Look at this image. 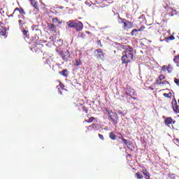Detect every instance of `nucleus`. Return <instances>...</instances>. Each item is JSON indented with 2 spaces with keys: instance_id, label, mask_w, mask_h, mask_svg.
I'll return each mask as SVG.
<instances>
[{
  "instance_id": "c03bdc74",
  "label": "nucleus",
  "mask_w": 179,
  "mask_h": 179,
  "mask_svg": "<svg viewBox=\"0 0 179 179\" xmlns=\"http://www.w3.org/2000/svg\"><path fill=\"white\" fill-rule=\"evenodd\" d=\"M45 64H50V59H48L45 62Z\"/></svg>"
},
{
  "instance_id": "72a5a7b5",
  "label": "nucleus",
  "mask_w": 179,
  "mask_h": 179,
  "mask_svg": "<svg viewBox=\"0 0 179 179\" xmlns=\"http://www.w3.org/2000/svg\"><path fill=\"white\" fill-rule=\"evenodd\" d=\"M156 85H162V80H159L158 78L155 81Z\"/></svg>"
},
{
  "instance_id": "393cba45",
  "label": "nucleus",
  "mask_w": 179,
  "mask_h": 179,
  "mask_svg": "<svg viewBox=\"0 0 179 179\" xmlns=\"http://www.w3.org/2000/svg\"><path fill=\"white\" fill-rule=\"evenodd\" d=\"M22 34H24V36L25 37H27V34L29 33V30H27V29H22Z\"/></svg>"
},
{
  "instance_id": "473e14b6",
  "label": "nucleus",
  "mask_w": 179,
  "mask_h": 179,
  "mask_svg": "<svg viewBox=\"0 0 179 179\" xmlns=\"http://www.w3.org/2000/svg\"><path fill=\"white\" fill-rule=\"evenodd\" d=\"M174 83L177 86H179V79L178 78H174Z\"/></svg>"
},
{
  "instance_id": "9d476101",
  "label": "nucleus",
  "mask_w": 179,
  "mask_h": 179,
  "mask_svg": "<svg viewBox=\"0 0 179 179\" xmlns=\"http://www.w3.org/2000/svg\"><path fill=\"white\" fill-rule=\"evenodd\" d=\"M164 124L166 127H170L173 124V118L171 117H166L164 120Z\"/></svg>"
},
{
  "instance_id": "39448f33",
  "label": "nucleus",
  "mask_w": 179,
  "mask_h": 179,
  "mask_svg": "<svg viewBox=\"0 0 179 179\" xmlns=\"http://www.w3.org/2000/svg\"><path fill=\"white\" fill-rule=\"evenodd\" d=\"M95 57L97 59H104V52L101 49L94 50Z\"/></svg>"
},
{
  "instance_id": "4c0bfd02",
  "label": "nucleus",
  "mask_w": 179,
  "mask_h": 179,
  "mask_svg": "<svg viewBox=\"0 0 179 179\" xmlns=\"http://www.w3.org/2000/svg\"><path fill=\"white\" fill-rule=\"evenodd\" d=\"M142 30H145V26H141V29H138V31H142Z\"/></svg>"
},
{
  "instance_id": "bb28decb",
  "label": "nucleus",
  "mask_w": 179,
  "mask_h": 179,
  "mask_svg": "<svg viewBox=\"0 0 179 179\" xmlns=\"http://www.w3.org/2000/svg\"><path fill=\"white\" fill-rule=\"evenodd\" d=\"M81 62L80 60L76 59V62L74 63V66H79V65H80Z\"/></svg>"
},
{
  "instance_id": "6e6552de",
  "label": "nucleus",
  "mask_w": 179,
  "mask_h": 179,
  "mask_svg": "<svg viewBox=\"0 0 179 179\" xmlns=\"http://www.w3.org/2000/svg\"><path fill=\"white\" fill-rule=\"evenodd\" d=\"M99 128V124H91V125H90V126H88L87 127V130H86V132H89V131H93V129L94 130H96V129H97Z\"/></svg>"
},
{
  "instance_id": "a19ab883",
  "label": "nucleus",
  "mask_w": 179,
  "mask_h": 179,
  "mask_svg": "<svg viewBox=\"0 0 179 179\" xmlns=\"http://www.w3.org/2000/svg\"><path fill=\"white\" fill-rule=\"evenodd\" d=\"M175 64H176V66L178 68H179V62H175Z\"/></svg>"
},
{
  "instance_id": "603ef678",
  "label": "nucleus",
  "mask_w": 179,
  "mask_h": 179,
  "mask_svg": "<svg viewBox=\"0 0 179 179\" xmlns=\"http://www.w3.org/2000/svg\"><path fill=\"white\" fill-rule=\"evenodd\" d=\"M79 1H82V0H79Z\"/></svg>"
},
{
  "instance_id": "49530a36",
  "label": "nucleus",
  "mask_w": 179,
  "mask_h": 179,
  "mask_svg": "<svg viewBox=\"0 0 179 179\" xmlns=\"http://www.w3.org/2000/svg\"><path fill=\"white\" fill-rule=\"evenodd\" d=\"M172 124H176V120H173Z\"/></svg>"
},
{
  "instance_id": "1a4fd4ad",
  "label": "nucleus",
  "mask_w": 179,
  "mask_h": 179,
  "mask_svg": "<svg viewBox=\"0 0 179 179\" xmlns=\"http://www.w3.org/2000/svg\"><path fill=\"white\" fill-rule=\"evenodd\" d=\"M76 31H81V30H83V23L82 22L79 21L78 22L76 23Z\"/></svg>"
},
{
  "instance_id": "de8ad7c7",
  "label": "nucleus",
  "mask_w": 179,
  "mask_h": 179,
  "mask_svg": "<svg viewBox=\"0 0 179 179\" xmlns=\"http://www.w3.org/2000/svg\"><path fill=\"white\" fill-rule=\"evenodd\" d=\"M86 33H87V34H90V32L89 31H87Z\"/></svg>"
},
{
  "instance_id": "37998d69",
  "label": "nucleus",
  "mask_w": 179,
  "mask_h": 179,
  "mask_svg": "<svg viewBox=\"0 0 179 179\" xmlns=\"http://www.w3.org/2000/svg\"><path fill=\"white\" fill-rule=\"evenodd\" d=\"M13 16H15V14H13V13L9 15V17H13Z\"/></svg>"
},
{
  "instance_id": "0eeeda50",
  "label": "nucleus",
  "mask_w": 179,
  "mask_h": 179,
  "mask_svg": "<svg viewBox=\"0 0 179 179\" xmlns=\"http://www.w3.org/2000/svg\"><path fill=\"white\" fill-rule=\"evenodd\" d=\"M171 104L175 114H179V106L177 104V101L176 99L172 100Z\"/></svg>"
},
{
  "instance_id": "f3484780",
  "label": "nucleus",
  "mask_w": 179,
  "mask_h": 179,
  "mask_svg": "<svg viewBox=\"0 0 179 179\" xmlns=\"http://www.w3.org/2000/svg\"><path fill=\"white\" fill-rule=\"evenodd\" d=\"M109 138L112 141H115V139H117V136L114 134V132L111 131L109 133Z\"/></svg>"
},
{
  "instance_id": "4be33fe9",
  "label": "nucleus",
  "mask_w": 179,
  "mask_h": 179,
  "mask_svg": "<svg viewBox=\"0 0 179 179\" xmlns=\"http://www.w3.org/2000/svg\"><path fill=\"white\" fill-rule=\"evenodd\" d=\"M27 24V22H23L22 24H20L19 27H20L21 30H24V29H27V27L26 26Z\"/></svg>"
},
{
  "instance_id": "aec40b11",
  "label": "nucleus",
  "mask_w": 179,
  "mask_h": 179,
  "mask_svg": "<svg viewBox=\"0 0 179 179\" xmlns=\"http://www.w3.org/2000/svg\"><path fill=\"white\" fill-rule=\"evenodd\" d=\"M173 69H174V68L173 67V65L169 64L166 71H167L168 73H171V72H173Z\"/></svg>"
},
{
  "instance_id": "f704fd0d",
  "label": "nucleus",
  "mask_w": 179,
  "mask_h": 179,
  "mask_svg": "<svg viewBox=\"0 0 179 179\" xmlns=\"http://www.w3.org/2000/svg\"><path fill=\"white\" fill-rule=\"evenodd\" d=\"M99 138L101 139V141H104V136L103 134H99L98 135Z\"/></svg>"
},
{
  "instance_id": "4468645a",
  "label": "nucleus",
  "mask_w": 179,
  "mask_h": 179,
  "mask_svg": "<svg viewBox=\"0 0 179 179\" xmlns=\"http://www.w3.org/2000/svg\"><path fill=\"white\" fill-rule=\"evenodd\" d=\"M76 22H75V20H70L69 22L68 27H70V29L76 27Z\"/></svg>"
},
{
  "instance_id": "09e8293b",
  "label": "nucleus",
  "mask_w": 179,
  "mask_h": 179,
  "mask_svg": "<svg viewBox=\"0 0 179 179\" xmlns=\"http://www.w3.org/2000/svg\"><path fill=\"white\" fill-rule=\"evenodd\" d=\"M40 45H41V47H43V44H41Z\"/></svg>"
},
{
  "instance_id": "9b49d317",
  "label": "nucleus",
  "mask_w": 179,
  "mask_h": 179,
  "mask_svg": "<svg viewBox=\"0 0 179 179\" xmlns=\"http://www.w3.org/2000/svg\"><path fill=\"white\" fill-rule=\"evenodd\" d=\"M143 174L145 179H150V173L148 172V169H143Z\"/></svg>"
},
{
  "instance_id": "58836bf2",
  "label": "nucleus",
  "mask_w": 179,
  "mask_h": 179,
  "mask_svg": "<svg viewBox=\"0 0 179 179\" xmlns=\"http://www.w3.org/2000/svg\"><path fill=\"white\" fill-rule=\"evenodd\" d=\"M97 44L100 45V47H103V45L101 44V41H98Z\"/></svg>"
},
{
  "instance_id": "e433bc0d",
  "label": "nucleus",
  "mask_w": 179,
  "mask_h": 179,
  "mask_svg": "<svg viewBox=\"0 0 179 179\" xmlns=\"http://www.w3.org/2000/svg\"><path fill=\"white\" fill-rule=\"evenodd\" d=\"M169 40H171V41H173V40H176V37H174V36H169Z\"/></svg>"
},
{
  "instance_id": "a18cd8bd",
  "label": "nucleus",
  "mask_w": 179,
  "mask_h": 179,
  "mask_svg": "<svg viewBox=\"0 0 179 179\" xmlns=\"http://www.w3.org/2000/svg\"><path fill=\"white\" fill-rule=\"evenodd\" d=\"M143 145H144V146H146V145H147L146 142H145V141H143Z\"/></svg>"
},
{
  "instance_id": "f257e3e1",
  "label": "nucleus",
  "mask_w": 179,
  "mask_h": 179,
  "mask_svg": "<svg viewBox=\"0 0 179 179\" xmlns=\"http://www.w3.org/2000/svg\"><path fill=\"white\" fill-rule=\"evenodd\" d=\"M122 64H131L134 61V48L131 47L127 48L122 52Z\"/></svg>"
},
{
  "instance_id": "423d86ee",
  "label": "nucleus",
  "mask_w": 179,
  "mask_h": 179,
  "mask_svg": "<svg viewBox=\"0 0 179 179\" xmlns=\"http://www.w3.org/2000/svg\"><path fill=\"white\" fill-rule=\"evenodd\" d=\"M13 13L15 16H17L19 13L21 15V16H24V15H26V12H24L23 8H15Z\"/></svg>"
},
{
  "instance_id": "79ce46f5",
  "label": "nucleus",
  "mask_w": 179,
  "mask_h": 179,
  "mask_svg": "<svg viewBox=\"0 0 179 179\" xmlns=\"http://www.w3.org/2000/svg\"><path fill=\"white\" fill-rule=\"evenodd\" d=\"M118 113H119V114H121L122 115H125L124 114V113H122V111H120V110H119V111H118Z\"/></svg>"
},
{
  "instance_id": "7c9ffc66",
  "label": "nucleus",
  "mask_w": 179,
  "mask_h": 179,
  "mask_svg": "<svg viewBox=\"0 0 179 179\" xmlns=\"http://www.w3.org/2000/svg\"><path fill=\"white\" fill-rule=\"evenodd\" d=\"M167 68H168V66H166V65H164L162 68V71L163 72H166V71H167Z\"/></svg>"
},
{
  "instance_id": "6ab92c4d",
  "label": "nucleus",
  "mask_w": 179,
  "mask_h": 179,
  "mask_svg": "<svg viewBox=\"0 0 179 179\" xmlns=\"http://www.w3.org/2000/svg\"><path fill=\"white\" fill-rule=\"evenodd\" d=\"M67 72H68V70L64 69L63 71H59V73L62 76H64V78H68V74H66Z\"/></svg>"
},
{
  "instance_id": "412c9836",
  "label": "nucleus",
  "mask_w": 179,
  "mask_h": 179,
  "mask_svg": "<svg viewBox=\"0 0 179 179\" xmlns=\"http://www.w3.org/2000/svg\"><path fill=\"white\" fill-rule=\"evenodd\" d=\"M96 120V117H91L88 120H85L84 122H87L88 124H91V122H93Z\"/></svg>"
},
{
  "instance_id": "a878e982",
  "label": "nucleus",
  "mask_w": 179,
  "mask_h": 179,
  "mask_svg": "<svg viewBox=\"0 0 179 179\" xmlns=\"http://www.w3.org/2000/svg\"><path fill=\"white\" fill-rule=\"evenodd\" d=\"M157 79L159 80H161V82H162L163 80L166 79V76H164V75H163V74H161L159 76Z\"/></svg>"
},
{
  "instance_id": "cd10ccee",
  "label": "nucleus",
  "mask_w": 179,
  "mask_h": 179,
  "mask_svg": "<svg viewBox=\"0 0 179 179\" xmlns=\"http://www.w3.org/2000/svg\"><path fill=\"white\" fill-rule=\"evenodd\" d=\"M179 62V55H176L173 58V62Z\"/></svg>"
},
{
  "instance_id": "20e7f679",
  "label": "nucleus",
  "mask_w": 179,
  "mask_h": 179,
  "mask_svg": "<svg viewBox=\"0 0 179 179\" xmlns=\"http://www.w3.org/2000/svg\"><path fill=\"white\" fill-rule=\"evenodd\" d=\"M117 135H119L118 139H121V141H122V142H124V145H126V146H127L128 148H129V146H132V142H131V141L124 139L122 134H121L120 132H118Z\"/></svg>"
},
{
  "instance_id": "2f4dec72",
  "label": "nucleus",
  "mask_w": 179,
  "mask_h": 179,
  "mask_svg": "<svg viewBox=\"0 0 179 179\" xmlns=\"http://www.w3.org/2000/svg\"><path fill=\"white\" fill-rule=\"evenodd\" d=\"M60 55L63 58V59H66V56L65 55V53H64L63 52H60Z\"/></svg>"
},
{
  "instance_id": "f03ea898",
  "label": "nucleus",
  "mask_w": 179,
  "mask_h": 179,
  "mask_svg": "<svg viewBox=\"0 0 179 179\" xmlns=\"http://www.w3.org/2000/svg\"><path fill=\"white\" fill-rule=\"evenodd\" d=\"M117 22L120 24H123L122 29H124V30H129V29L134 27V24L131 22H129L124 18H121V17H118Z\"/></svg>"
},
{
  "instance_id": "3c124183",
  "label": "nucleus",
  "mask_w": 179,
  "mask_h": 179,
  "mask_svg": "<svg viewBox=\"0 0 179 179\" xmlns=\"http://www.w3.org/2000/svg\"><path fill=\"white\" fill-rule=\"evenodd\" d=\"M30 1H31L32 0H29Z\"/></svg>"
},
{
  "instance_id": "b1692460",
  "label": "nucleus",
  "mask_w": 179,
  "mask_h": 179,
  "mask_svg": "<svg viewBox=\"0 0 179 179\" xmlns=\"http://www.w3.org/2000/svg\"><path fill=\"white\" fill-rule=\"evenodd\" d=\"M164 96L168 99H171V97H173V94H171V92H169V94L164 93Z\"/></svg>"
},
{
  "instance_id": "a211bd4d",
  "label": "nucleus",
  "mask_w": 179,
  "mask_h": 179,
  "mask_svg": "<svg viewBox=\"0 0 179 179\" xmlns=\"http://www.w3.org/2000/svg\"><path fill=\"white\" fill-rule=\"evenodd\" d=\"M21 19L22 20H18V23H19V26L23 23H27L26 22V17L24 15H21Z\"/></svg>"
},
{
  "instance_id": "f8f14e48",
  "label": "nucleus",
  "mask_w": 179,
  "mask_h": 179,
  "mask_svg": "<svg viewBox=\"0 0 179 179\" xmlns=\"http://www.w3.org/2000/svg\"><path fill=\"white\" fill-rule=\"evenodd\" d=\"M48 27L50 31H55V30H57V28L55 27V25L54 24L48 23Z\"/></svg>"
},
{
  "instance_id": "dca6fc26",
  "label": "nucleus",
  "mask_w": 179,
  "mask_h": 179,
  "mask_svg": "<svg viewBox=\"0 0 179 179\" xmlns=\"http://www.w3.org/2000/svg\"><path fill=\"white\" fill-rule=\"evenodd\" d=\"M31 5L36 9V10H39L40 8H38V5H37V2H36V0L31 1Z\"/></svg>"
},
{
  "instance_id": "7ed1b4c3",
  "label": "nucleus",
  "mask_w": 179,
  "mask_h": 179,
  "mask_svg": "<svg viewBox=\"0 0 179 179\" xmlns=\"http://www.w3.org/2000/svg\"><path fill=\"white\" fill-rule=\"evenodd\" d=\"M105 110L108 113L112 122L115 124H118V115H117V113L108 110L107 108H106Z\"/></svg>"
},
{
  "instance_id": "ddd939ff",
  "label": "nucleus",
  "mask_w": 179,
  "mask_h": 179,
  "mask_svg": "<svg viewBox=\"0 0 179 179\" xmlns=\"http://www.w3.org/2000/svg\"><path fill=\"white\" fill-rule=\"evenodd\" d=\"M0 36H6V29L0 25Z\"/></svg>"
},
{
  "instance_id": "c756f323",
  "label": "nucleus",
  "mask_w": 179,
  "mask_h": 179,
  "mask_svg": "<svg viewBox=\"0 0 179 179\" xmlns=\"http://www.w3.org/2000/svg\"><path fill=\"white\" fill-rule=\"evenodd\" d=\"M169 177L171 179H176V174H174V173L169 174Z\"/></svg>"
},
{
  "instance_id": "8fccbe9b",
  "label": "nucleus",
  "mask_w": 179,
  "mask_h": 179,
  "mask_svg": "<svg viewBox=\"0 0 179 179\" xmlns=\"http://www.w3.org/2000/svg\"><path fill=\"white\" fill-rule=\"evenodd\" d=\"M134 100L136 99V98H133Z\"/></svg>"
},
{
  "instance_id": "2eb2a0df",
  "label": "nucleus",
  "mask_w": 179,
  "mask_h": 179,
  "mask_svg": "<svg viewBox=\"0 0 179 179\" xmlns=\"http://www.w3.org/2000/svg\"><path fill=\"white\" fill-rule=\"evenodd\" d=\"M135 177L137 179H143V172H137L135 174Z\"/></svg>"
},
{
  "instance_id": "c85d7f7f",
  "label": "nucleus",
  "mask_w": 179,
  "mask_h": 179,
  "mask_svg": "<svg viewBox=\"0 0 179 179\" xmlns=\"http://www.w3.org/2000/svg\"><path fill=\"white\" fill-rule=\"evenodd\" d=\"M83 111H85V114H87L89 113V108H87L86 106H83Z\"/></svg>"
},
{
  "instance_id": "5701e85b",
  "label": "nucleus",
  "mask_w": 179,
  "mask_h": 179,
  "mask_svg": "<svg viewBox=\"0 0 179 179\" xmlns=\"http://www.w3.org/2000/svg\"><path fill=\"white\" fill-rule=\"evenodd\" d=\"M138 31H139L138 29H133L131 32V36H138V34H136V33H138Z\"/></svg>"
},
{
  "instance_id": "c9c22d12",
  "label": "nucleus",
  "mask_w": 179,
  "mask_h": 179,
  "mask_svg": "<svg viewBox=\"0 0 179 179\" xmlns=\"http://www.w3.org/2000/svg\"><path fill=\"white\" fill-rule=\"evenodd\" d=\"M161 85H169V81H167V80L162 81V82L161 83Z\"/></svg>"
},
{
  "instance_id": "ea45409f",
  "label": "nucleus",
  "mask_w": 179,
  "mask_h": 179,
  "mask_svg": "<svg viewBox=\"0 0 179 179\" xmlns=\"http://www.w3.org/2000/svg\"><path fill=\"white\" fill-rule=\"evenodd\" d=\"M78 36H79V37H83V33H80V34H78Z\"/></svg>"
}]
</instances>
